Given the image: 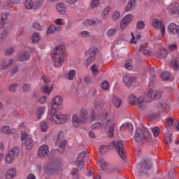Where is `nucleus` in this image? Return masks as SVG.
<instances>
[{
  "instance_id": "72a5a7b5",
  "label": "nucleus",
  "mask_w": 179,
  "mask_h": 179,
  "mask_svg": "<svg viewBox=\"0 0 179 179\" xmlns=\"http://www.w3.org/2000/svg\"><path fill=\"white\" fill-rule=\"evenodd\" d=\"M19 86L18 83H13L8 86V90L10 93H16V90H17V87Z\"/></svg>"
},
{
  "instance_id": "8fccbe9b",
  "label": "nucleus",
  "mask_w": 179,
  "mask_h": 179,
  "mask_svg": "<svg viewBox=\"0 0 179 179\" xmlns=\"http://www.w3.org/2000/svg\"><path fill=\"white\" fill-rule=\"evenodd\" d=\"M99 5H100V1L99 0H92L91 2V6L92 9H96L99 8Z\"/></svg>"
},
{
  "instance_id": "338daca9",
  "label": "nucleus",
  "mask_w": 179,
  "mask_h": 179,
  "mask_svg": "<svg viewBox=\"0 0 179 179\" xmlns=\"http://www.w3.org/2000/svg\"><path fill=\"white\" fill-rule=\"evenodd\" d=\"M8 37V30L4 29L2 31L0 38L1 40H5Z\"/></svg>"
},
{
  "instance_id": "49530a36",
  "label": "nucleus",
  "mask_w": 179,
  "mask_h": 179,
  "mask_svg": "<svg viewBox=\"0 0 179 179\" xmlns=\"http://www.w3.org/2000/svg\"><path fill=\"white\" fill-rule=\"evenodd\" d=\"M108 152V146L102 145L99 148V153L100 155H106Z\"/></svg>"
},
{
  "instance_id": "a19ab883",
  "label": "nucleus",
  "mask_w": 179,
  "mask_h": 179,
  "mask_svg": "<svg viewBox=\"0 0 179 179\" xmlns=\"http://www.w3.org/2000/svg\"><path fill=\"white\" fill-rule=\"evenodd\" d=\"M128 101H129L130 104H132L133 106H135V105H136V103L138 101V99L136 98V96H135V95H130L129 96Z\"/></svg>"
},
{
  "instance_id": "393cba45",
  "label": "nucleus",
  "mask_w": 179,
  "mask_h": 179,
  "mask_svg": "<svg viewBox=\"0 0 179 179\" xmlns=\"http://www.w3.org/2000/svg\"><path fill=\"white\" fill-rule=\"evenodd\" d=\"M16 176V169L10 168L7 170L6 179H13Z\"/></svg>"
},
{
  "instance_id": "e433bc0d",
  "label": "nucleus",
  "mask_w": 179,
  "mask_h": 179,
  "mask_svg": "<svg viewBox=\"0 0 179 179\" xmlns=\"http://www.w3.org/2000/svg\"><path fill=\"white\" fill-rule=\"evenodd\" d=\"M41 38V36H40V34L35 32L31 36L32 43H38Z\"/></svg>"
},
{
  "instance_id": "c756f323",
  "label": "nucleus",
  "mask_w": 179,
  "mask_h": 179,
  "mask_svg": "<svg viewBox=\"0 0 179 179\" xmlns=\"http://www.w3.org/2000/svg\"><path fill=\"white\" fill-rule=\"evenodd\" d=\"M135 0H129L125 8L126 12H131V10H133L134 8H135Z\"/></svg>"
},
{
  "instance_id": "b1692460",
  "label": "nucleus",
  "mask_w": 179,
  "mask_h": 179,
  "mask_svg": "<svg viewBox=\"0 0 179 179\" xmlns=\"http://www.w3.org/2000/svg\"><path fill=\"white\" fill-rule=\"evenodd\" d=\"M136 79L135 77L133 76H124L123 77V82L124 84H126V86L129 89L131 87V83L132 82H135Z\"/></svg>"
},
{
  "instance_id": "e2e57ef3",
  "label": "nucleus",
  "mask_w": 179,
  "mask_h": 179,
  "mask_svg": "<svg viewBox=\"0 0 179 179\" xmlns=\"http://www.w3.org/2000/svg\"><path fill=\"white\" fill-rule=\"evenodd\" d=\"M31 90V87L29 84H24L22 86V90L23 92H24V93H29V92H30Z\"/></svg>"
},
{
  "instance_id": "5fc2aeb1",
  "label": "nucleus",
  "mask_w": 179,
  "mask_h": 179,
  "mask_svg": "<svg viewBox=\"0 0 179 179\" xmlns=\"http://www.w3.org/2000/svg\"><path fill=\"white\" fill-rule=\"evenodd\" d=\"M32 27H34V29L35 30H38V31H41V30H43V26H41L40 24V23H38V22H34L32 24Z\"/></svg>"
},
{
  "instance_id": "bf43d9fd",
  "label": "nucleus",
  "mask_w": 179,
  "mask_h": 179,
  "mask_svg": "<svg viewBox=\"0 0 179 179\" xmlns=\"http://www.w3.org/2000/svg\"><path fill=\"white\" fill-rule=\"evenodd\" d=\"M124 68L126 69H132V59H129L126 62Z\"/></svg>"
},
{
  "instance_id": "ddd939ff",
  "label": "nucleus",
  "mask_w": 179,
  "mask_h": 179,
  "mask_svg": "<svg viewBox=\"0 0 179 179\" xmlns=\"http://www.w3.org/2000/svg\"><path fill=\"white\" fill-rule=\"evenodd\" d=\"M14 62L15 60L13 59H10L9 60H8V59H2L0 65L1 71L9 69V68L13 65Z\"/></svg>"
},
{
  "instance_id": "c9c22d12",
  "label": "nucleus",
  "mask_w": 179,
  "mask_h": 179,
  "mask_svg": "<svg viewBox=\"0 0 179 179\" xmlns=\"http://www.w3.org/2000/svg\"><path fill=\"white\" fill-rule=\"evenodd\" d=\"M110 10H111V8L110 6H107L102 12V17L106 20L107 17H108V14L110 13Z\"/></svg>"
},
{
  "instance_id": "4d7b16f0",
  "label": "nucleus",
  "mask_w": 179,
  "mask_h": 179,
  "mask_svg": "<svg viewBox=\"0 0 179 179\" xmlns=\"http://www.w3.org/2000/svg\"><path fill=\"white\" fill-rule=\"evenodd\" d=\"M80 36H81V37H83V38H87L90 37V32H89L88 31H82L80 34Z\"/></svg>"
},
{
  "instance_id": "a18cd8bd",
  "label": "nucleus",
  "mask_w": 179,
  "mask_h": 179,
  "mask_svg": "<svg viewBox=\"0 0 179 179\" xmlns=\"http://www.w3.org/2000/svg\"><path fill=\"white\" fill-rule=\"evenodd\" d=\"M90 69L92 75H97V73H99V65L93 64Z\"/></svg>"
},
{
  "instance_id": "4c0bfd02",
  "label": "nucleus",
  "mask_w": 179,
  "mask_h": 179,
  "mask_svg": "<svg viewBox=\"0 0 179 179\" xmlns=\"http://www.w3.org/2000/svg\"><path fill=\"white\" fill-rule=\"evenodd\" d=\"M1 132L5 134L6 135H9L10 134V127L6 125L1 127Z\"/></svg>"
},
{
  "instance_id": "5701e85b",
  "label": "nucleus",
  "mask_w": 179,
  "mask_h": 179,
  "mask_svg": "<svg viewBox=\"0 0 179 179\" xmlns=\"http://www.w3.org/2000/svg\"><path fill=\"white\" fill-rule=\"evenodd\" d=\"M83 124L77 114H73L72 116V125L73 128H79L80 125Z\"/></svg>"
},
{
  "instance_id": "13d9d810",
  "label": "nucleus",
  "mask_w": 179,
  "mask_h": 179,
  "mask_svg": "<svg viewBox=\"0 0 179 179\" xmlns=\"http://www.w3.org/2000/svg\"><path fill=\"white\" fill-rule=\"evenodd\" d=\"M152 132L154 136H159V134H160V129L157 127H155L152 129Z\"/></svg>"
},
{
  "instance_id": "de8ad7c7",
  "label": "nucleus",
  "mask_w": 179,
  "mask_h": 179,
  "mask_svg": "<svg viewBox=\"0 0 179 179\" xmlns=\"http://www.w3.org/2000/svg\"><path fill=\"white\" fill-rule=\"evenodd\" d=\"M55 24L56 26L61 27V26H64L65 22L62 18H57L55 20Z\"/></svg>"
},
{
  "instance_id": "412c9836",
  "label": "nucleus",
  "mask_w": 179,
  "mask_h": 179,
  "mask_svg": "<svg viewBox=\"0 0 179 179\" xmlns=\"http://www.w3.org/2000/svg\"><path fill=\"white\" fill-rule=\"evenodd\" d=\"M85 152L82 151L78 156L75 164L77 167H83V159L85 157Z\"/></svg>"
},
{
  "instance_id": "69168bd1",
  "label": "nucleus",
  "mask_w": 179,
  "mask_h": 179,
  "mask_svg": "<svg viewBox=\"0 0 179 179\" xmlns=\"http://www.w3.org/2000/svg\"><path fill=\"white\" fill-rule=\"evenodd\" d=\"M48 100V98L45 96H41L39 98V103L40 104H45Z\"/></svg>"
},
{
  "instance_id": "bb28decb",
  "label": "nucleus",
  "mask_w": 179,
  "mask_h": 179,
  "mask_svg": "<svg viewBox=\"0 0 179 179\" xmlns=\"http://www.w3.org/2000/svg\"><path fill=\"white\" fill-rule=\"evenodd\" d=\"M120 129L122 131H127V132H131L134 129V126L131 123H124L120 126Z\"/></svg>"
},
{
  "instance_id": "f704fd0d",
  "label": "nucleus",
  "mask_w": 179,
  "mask_h": 179,
  "mask_svg": "<svg viewBox=\"0 0 179 179\" xmlns=\"http://www.w3.org/2000/svg\"><path fill=\"white\" fill-rule=\"evenodd\" d=\"M76 75V71L71 69L67 73V79L69 80H73L75 79V76Z\"/></svg>"
},
{
  "instance_id": "cd10ccee",
  "label": "nucleus",
  "mask_w": 179,
  "mask_h": 179,
  "mask_svg": "<svg viewBox=\"0 0 179 179\" xmlns=\"http://www.w3.org/2000/svg\"><path fill=\"white\" fill-rule=\"evenodd\" d=\"M131 39L130 41L131 44H138L141 41V34L134 36V33H131Z\"/></svg>"
},
{
  "instance_id": "6e6d98bb",
  "label": "nucleus",
  "mask_w": 179,
  "mask_h": 179,
  "mask_svg": "<svg viewBox=\"0 0 179 179\" xmlns=\"http://www.w3.org/2000/svg\"><path fill=\"white\" fill-rule=\"evenodd\" d=\"M115 124L114 123H112V125L110 126L109 130H108V136L109 138H113L114 136V127Z\"/></svg>"
},
{
  "instance_id": "a878e982",
  "label": "nucleus",
  "mask_w": 179,
  "mask_h": 179,
  "mask_svg": "<svg viewBox=\"0 0 179 179\" xmlns=\"http://www.w3.org/2000/svg\"><path fill=\"white\" fill-rule=\"evenodd\" d=\"M62 30V27H56L54 24H51L47 31V34H54V33H57V31H61Z\"/></svg>"
},
{
  "instance_id": "4468645a",
  "label": "nucleus",
  "mask_w": 179,
  "mask_h": 179,
  "mask_svg": "<svg viewBox=\"0 0 179 179\" xmlns=\"http://www.w3.org/2000/svg\"><path fill=\"white\" fill-rule=\"evenodd\" d=\"M167 12L171 15H179V4L177 2L171 3L166 8Z\"/></svg>"
},
{
  "instance_id": "603ef678",
  "label": "nucleus",
  "mask_w": 179,
  "mask_h": 179,
  "mask_svg": "<svg viewBox=\"0 0 179 179\" xmlns=\"http://www.w3.org/2000/svg\"><path fill=\"white\" fill-rule=\"evenodd\" d=\"M161 78L163 80H169L170 79V72L165 71L162 73Z\"/></svg>"
},
{
  "instance_id": "864d4df0",
  "label": "nucleus",
  "mask_w": 179,
  "mask_h": 179,
  "mask_svg": "<svg viewBox=\"0 0 179 179\" xmlns=\"http://www.w3.org/2000/svg\"><path fill=\"white\" fill-rule=\"evenodd\" d=\"M172 67L175 71H178L179 69V64H178V59H174L172 62Z\"/></svg>"
},
{
  "instance_id": "052dcab7",
  "label": "nucleus",
  "mask_w": 179,
  "mask_h": 179,
  "mask_svg": "<svg viewBox=\"0 0 179 179\" xmlns=\"http://www.w3.org/2000/svg\"><path fill=\"white\" fill-rule=\"evenodd\" d=\"M101 87L103 90H108L110 87V85L108 84V81H103L101 84Z\"/></svg>"
},
{
  "instance_id": "f3484780",
  "label": "nucleus",
  "mask_w": 179,
  "mask_h": 179,
  "mask_svg": "<svg viewBox=\"0 0 179 179\" xmlns=\"http://www.w3.org/2000/svg\"><path fill=\"white\" fill-rule=\"evenodd\" d=\"M78 117L83 124H86L89 121V114L86 109H81L78 114Z\"/></svg>"
},
{
  "instance_id": "774afa93",
  "label": "nucleus",
  "mask_w": 179,
  "mask_h": 179,
  "mask_svg": "<svg viewBox=\"0 0 179 179\" xmlns=\"http://www.w3.org/2000/svg\"><path fill=\"white\" fill-rule=\"evenodd\" d=\"M168 177L170 179H176V177L174 176V169H171L169 171Z\"/></svg>"
},
{
  "instance_id": "2eb2a0df",
  "label": "nucleus",
  "mask_w": 179,
  "mask_h": 179,
  "mask_svg": "<svg viewBox=\"0 0 179 179\" xmlns=\"http://www.w3.org/2000/svg\"><path fill=\"white\" fill-rule=\"evenodd\" d=\"M132 19H134V15L131 14H127L123 17L120 22V27L122 30H125V28L128 26L129 23L132 22Z\"/></svg>"
},
{
  "instance_id": "0eeeda50",
  "label": "nucleus",
  "mask_w": 179,
  "mask_h": 179,
  "mask_svg": "<svg viewBox=\"0 0 179 179\" xmlns=\"http://www.w3.org/2000/svg\"><path fill=\"white\" fill-rule=\"evenodd\" d=\"M112 145L117 150L119 156L124 160V145L122 144V141L118 140V141H115L112 143Z\"/></svg>"
},
{
  "instance_id": "7ed1b4c3",
  "label": "nucleus",
  "mask_w": 179,
  "mask_h": 179,
  "mask_svg": "<svg viewBox=\"0 0 179 179\" xmlns=\"http://www.w3.org/2000/svg\"><path fill=\"white\" fill-rule=\"evenodd\" d=\"M48 120L57 125L66 122V115L61 114L57 110H50L48 115Z\"/></svg>"
},
{
  "instance_id": "7c9ffc66",
  "label": "nucleus",
  "mask_w": 179,
  "mask_h": 179,
  "mask_svg": "<svg viewBox=\"0 0 179 179\" xmlns=\"http://www.w3.org/2000/svg\"><path fill=\"white\" fill-rule=\"evenodd\" d=\"M117 34V28H111L106 31V35L108 38H111L113 36H115Z\"/></svg>"
},
{
  "instance_id": "6ab92c4d",
  "label": "nucleus",
  "mask_w": 179,
  "mask_h": 179,
  "mask_svg": "<svg viewBox=\"0 0 179 179\" xmlns=\"http://www.w3.org/2000/svg\"><path fill=\"white\" fill-rule=\"evenodd\" d=\"M138 106V108L143 110L146 108V99L143 96H140L137 99L136 104Z\"/></svg>"
},
{
  "instance_id": "ea45409f",
  "label": "nucleus",
  "mask_w": 179,
  "mask_h": 179,
  "mask_svg": "<svg viewBox=\"0 0 179 179\" xmlns=\"http://www.w3.org/2000/svg\"><path fill=\"white\" fill-rule=\"evenodd\" d=\"M84 24L85 26H96L97 22H96V20H85L84 21Z\"/></svg>"
},
{
  "instance_id": "20e7f679",
  "label": "nucleus",
  "mask_w": 179,
  "mask_h": 179,
  "mask_svg": "<svg viewBox=\"0 0 179 179\" xmlns=\"http://www.w3.org/2000/svg\"><path fill=\"white\" fill-rule=\"evenodd\" d=\"M20 150L17 147L13 148L6 155L5 162L7 164H12L15 162L16 157L19 156Z\"/></svg>"
},
{
  "instance_id": "423d86ee",
  "label": "nucleus",
  "mask_w": 179,
  "mask_h": 179,
  "mask_svg": "<svg viewBox=\"0 0 179 179\" xmlns=\"http://www.w3.org/2000/svg\"><path fill=\"white\" fill-rule=\"evenodd\" d=\"M21 141H22V143L24 145L27 150H30V149L33 148V145H34V141H33V138L27 136V134H26V132L22 133Z\"/></svg>"
},
{
  "instance_id": "6e6552de",
  "label": "nucleus",
  "mask_w": 179,
  "mask_h": 179,
  "mask_svg": "<svg viewBox=\"0 0 179 179\" xmlns=\"http://www.w3.org/2000/svg\"><path fill=\"white\" fill-rule=\"evenodd\" d=\"M44 171L47 174H55L61 170L58 166L51 162H48L44 166Z\"/></svg>"
},
{
  "instance_id": "09e8293b",
  "label": "nucleus",
  "mask_w": 179,
  "mask_h": 179,
  "mask_svg": "<svg viewBox=\"0 0 179 179\" xmlns=\"http://www.w3.org/2000/svg\"><path fill=\"white\" fill-rule=\"evenodd\" d=\"M113 20L115 21L118 20L121 17V13L118 10H115L112 15Z\"/></svg>"
},
{
  "instance_id": "3c124183",
  "label": "nucleus",
  "mask_w": 179,
  "mask_h": 179,
  "mask_svg": "<svg viewBox=\"0 0 179 179\" xmlns=\"http://www.w3.org/2000/svg\"><path fill=\"white\" fill-rule=\"evenodd\" d=\"M40 127H41V131H43V132H45L47 131V129H48V125L47 124V122H41Z\"/></svg>"
},
{
  "instance_id": "1a4fd4ad",
  "label": "nucleus",
  "mask_w": 179,
  "mask_h": 179,
  "mask_svg": "<svg viewBox=\"0 0 179 179\" xmlns=\"http://www.w3.org/2000/svg\"><path fill=\"white\" fill-rule=\"evenodd\" d=\"M48 155H50V148H48V145H43L39 148L38 150V157H39L40 159H47Z\"/></svg>"
},
{
  "instance_id": "58836bf2",
  "label": "nucleus",
  "mask_w": 179,
  "mask_h": 179,
  "mask_svg": "<svg viewBox=\"0 0 179 179\" xmlns=\"http://www.w3.org/2000/svg\"><path fill=\"white\" fill-rule=\"evenodd\" d=\"M34 3H33V0H25L24 7L26 9L30 10L33 9V6Z\"/></svg>"
},
{
  "instance_id": "dca6fc26",
  "label": "nucleus",
  "mask_w": 179,
  "mask_h": 179,
  "mask_svg": "<svg viewBox=\"0 0 179 179\" xmlns=\"http://www.w3.org/2000/svg\"><path fill=\"white\" fill-rule=\"evenodd\" d=\"M152 26L155 29H161V34L162 37H164V33H166V27L162 24V21L159 20L155 19L152 21Z\"/></svg>"
},
{
  "instance_id": "2f4dec72",
  "label": "nucleus",
  "mask_w": 179,
  "mask_h": 179,
  "mask_svg": "<svg viewBox=\"0 0 179 179\" xmlns=\"http://www.w3.org/2000/svg\"><path fill=\"white\" fill-rule=\"evenodd\" d=\"M113 103L115 106V107H117V108H119V107H120L122 101L118 96L113 95Z\"/></svg>"
},
{
  "instance_id": "4be33fe9",
  "label": "nucleus",
  "mask_w": 179,
  "mask_h": 179,
  "mask_svg": "<svg viewBox=\"0 0 179 179\" xmlns=\"http://www.w3.org/2000/svg\"><path fill=\"white\" fill-rule=\"evenodd\" d=\"M169 55V50L166 49H159V50L156 52L155 55L157 58L159 59H164Z\"/></svg>"
},
{
  "instance_id": "0e129e2a",
  "label": "nucleus",
  "mask_w": 179,
  "mask_h": 179,
  "mask_svg": "<svg viewBox=\"0 0 179 179\" xmlns=\"http://www.w3.org/2000/svg\"><path fill=\"white\" fill-rule=\"evenodd\" d=\"M136 28L138 29V30L145 29V23L143 22V21H138L137 22Z\"/></svg>"
},
{
  "instance_id": "f03ea898",
  "label": "nucleus",
  "mask_w": 179,
  "mask_h": 179,
  "mask_svg": "<svg viewBox=\"0 0 179 179\" xmlns=\"http://www.w3.org/2000/svg\"><path fill=\"white\" fill-rule=\"evenodd\" d=\"M134 141L137 143H146V142H150L152 141V134L146 129H142L137 128L134 134Z\"/></svg>"
},
{
  "instance_id": "37998d69",
  "label": "nucleus",
  "mask_w": 179,
  "mask_h": 179,
  "mask_svg": "<svg viewBox=\"0 0 179 179\" xmlns=\"http://www.w3.org/2000/svg\"><path fill=\"white\" fill-rule=\"evenodd\" d=\"M158 106L162 107V108H165V110H166V111L170 110V104L169 103V102H165V103L159 102L158 103Z\"/></svg>"
},
{
  "instance_id": "473e14b6",
  "label": "nucleus",
  "mask_w": 179,
  "mask_h": 179,
  "mask_svg": "<svg viewBox=\"0 0 179 179\" xmlns=\"http://www.w3.org/2000/svg\"><path fill=\"white\" fill-rule=\"evenodd\" d=\"M57 10L59 13H61V15H64V13H65V5L62 3H57Z\"/></svg>"
},
{
  "instance_id": "9b49d317",
  "label": "nucleus",
  "mask_w": 179,
  "mask_h": 179,
  "mask_svg": "<svg viewBox=\"0 0 179 179\" xmlns=\"http://www.w3.org/2000/svg\"><path fill=\"white\" fill-rule=\"evenodd\" d=\"M152 169V161L150 159H145L141 162V169L138 176H142V173L146 174L147 170H150Z\"/></svg>"
},
{
  "instance_id": "f257e3e1",
  "label": "nucleus",
  "mask_w": 179,
  "mask_h": 179,
  "mask_svg": "<svg viewBox=\"0 0 179 179\" xmlns=\"http://www.w3.org/2000/svg\"><path fill=\"white\" fill-rule=\"evenodd\" d=\"M65 58H66V52L64 45H59L54 48L52 53V61L55 66L61 68L65 62Z\"/></svg>"
},
{
  "instance_id": "39448f33",
  "label": "nucleus",
  "mask_w": 179,
  "mask_h": 179,
  "mask_svg": "<svg viewBox=\"0 0 179 179\" xmlns=\"http://www.w3.org/2000/svg\"><path fill=\"white\" fill-rule=\"evenodd\" d=\"M64 99L62 96L57 95L55 96L50 102L51 110H58L62 108Z\"/></svg>"
},
{
  "instance_id": "a211bd4d",
  "label": "nucleus",
  "mask_w": 179,
  "mask_h": 179,
  "mask_svg": "<svg viewBox=\"0 0 179 179\" xmlns=\"http://www.w3.org/2000/svg\"><path fill=\"white\" fill-rule=\"evenodd\" d=\"M18 61H29L30 59V53L26 50L20 51L17 56Z\"/></svg>"
},
{
  "instance_id": "c03bdc74",
  "label": "nucleus",
  "mask_w": 179,
  "mask_h": 179,
  "mask_svg": "<svg viewBox=\"0 0 179 179\" xmlns=\"http://www.w3.org/2000/svg\"><path fill=\"white\" fill-rule=\"evenodd\" d=\"M152 97H153V99H155V100H159V99L162 97V94L160 93V91H153L152 93Z\"/></svg>"
},
{
  "instance_id": "79ce46f5",
  "label": "nucleus",
  "mask_w": 179,
  "mask_h": 179,
  "mask_svg": "<svg viewBox=\"0 0 179 179\" xmlns=\"http://www.w3.org/2000/svg\"><path fill=\"white\" fill-rule=\"evenodd\" d=\"M43 113H44V108L39 107L37 108L36 117H37L38 120H41V116L43 115Z\"/></svg>"
},
{
  "instance_id": "f8f14e48",
  "label": "nucleus",
  "mask_w": 179,
  "mask_h": 179,
  "mask_svg": "<svg viewBox=\"0 0 179 179\" xmlns=\"http://www.w3.org/2000/svg\"><path fill=\"white\" fill-rule=\"evenodd\" d=\"M45 86L43 87L42 90L45 94H50L51 93V90H52L53 85L52 84H50V79L45 76L42 78Z\"/></svg>"
},
{
  "instance_id": "aec40b11",
  "label": "nucleus",
  "mask_w": 179,
  "mask_h": 179,
  "mask_svg": "<svg viewBox=\"0 0 179 179\" xmlns=\"http://www.w3.org/2000/svg\"><path fill=\"white\" fill-rule=\"evenodd\" d=\"M95 110L91 113L92 121H94L96 120V115H97L100 111H101V106L100 105V102L96 101L94 103Z\"/></svg>"
},
{
  "instance_id": "9d476101",
  "label": "nucleus",
  "mask_w": 179,
  "mask_h": 179,
  "mask_svg": "<svg viewBox=\"0 0 179 179\" xmlns=\"http://www.w3.org/2000/svg\"><path fill=\"white\" fill-rule=\"evenodd\" d=\"M97 51H99V48L96 47H92L90 48L88 51V58L86 60L87 66H89V65H90V64H92V62L94 61L96 52H97Z\"/></svg>"
},
{
  "instance_id": "680f3d73",
  "label": "nucleus",
  "mask_w": 179,
  "mask_h": 179,
  "mask_svg": "<svg viewBox=\"0 0 179 179\" xmlns=\"http://www.w3.org/2000/svg\"><path fill=\"white\" fill-rule=\"evenodd\" d=\"M101 128H103V126L101 125V123H100V122L94 123L92 126V129H101Z\"/></svg>"
},
{
  "instance_id": "c85d7f7f",
  "label": "nucleus",
  "mask_w": 179,
  "mask_h": 179,
  "mask_svg": "<svg viewBox=\"0 0 179 179\" xmlns=\"http://www.w3.org/2000/svg\"><path fill=\"white\" fill-rule=\"evenodd\" d=\"M56 146H58L59 148V152H64L65 150V148L66 146V141L65 140H62L59 141L58 143H57V141L55 142Z\"/></svg>"
}]
</instances>
